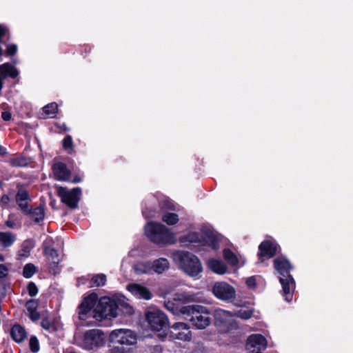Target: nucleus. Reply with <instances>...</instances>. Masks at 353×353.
<instances>
[{
	"mask_svg": "<svg viewBox=\"0 0 353 353\" xmlns=\"http://www.w3.org/2000/svg\"><path fill=\"white\" fill-rule=\"evenodd\" d=\"M119 311L128 315H131L134 312L132 307L128 303L120 299L114 300L107 296L101 298L93 310L94 316L100 319L117 317L119 315Z\"/></svg>",
	"mask_w": 353,
	"mask_h": 353,
	"instance_id": "f257e3e1",
	"label": "nucleus"
},
{
	"mask_svg": "<svg viewBox=\"0 0 353 353\" xmlns=\"http://www.w3.org/2000/svg\"><path fill=\"white\" fill-rule=\"evenodd\" d=\"M171 257L181 270L191 276H197L203 270L199 258L188 251L175 250Z\"/></svg>",
	"mask_w": 353,
	"mask_h": 353,
	"instance_id": "f03ea898",
	"label": "nucleus"
},
{
	"mask_svg": "<svg viewBox=\"0 0 353 353\" xmlns=\"http://www.w3.org/2000/svg\"><path fill=\"white\" fill-rule=\"evenodd\" d=\"M147 237L158 245L172 244L175 241L174 234L169 228L157 222H149L145 226Z\"/></svg>",
	"mask_w": 353,
	"mask_h": 353,
	"instance_id": "7ed1b4c3",
	"label": "nucleus"
},
{
	"mask_svg": "<svg viewBox=\"0 0 353 353\" xmlns=\"http://www.w3.org/2000/svg\"><path fill=\"white\" fill-rule=\"evenodd\" d=\"M137 336L134 332L128 329H117L112 331L109 335V342L112 353H128L124 347L116 345H132L137 343Z\"/></svg>",
	"mask_w": 353,
	"mask_h": 353,
	"instance_id": "20e7f679",
	"label": "nucleus"
},
{
	"mask_svg": "<svg viewBox=\"0 0 353 353\" xmlns=\"http://www.w3.org/2000/svg\"><path fill=\"white\" fill-rule=\"evenodd\" d=\"M192 301L191 295L185 293H176L172 300L165 302L164 305L173 314L181 315L185 319V316L188 315L192 307V305H187L186 304Z\"/></svg>",
	"mask_w": 353,
	"mask_h": 353,
	"instance_id": "39448f33",
	"label": "nucleus"
},
{
	"mask_svg": "<svg viewBox=\"0 0 353 353\" xmlns=\"http://www.w3.org/2000/svg\"><path fill=\"white\" fill-rule=\"evenodd\" d=\"M210 312L209 310L203 305H192L190 313L185 316V319L192 323L196 329L202 330L210 325L211 323Z\"/></svg>",
	"mask_w": 353,
	"mask_h": 353,
	"instance_id": "423d86ee",
	"label": "nucleus"
},
{
	"mask_svg": "<svg viewBox=\"0 0 353 353\" xmlns=\"http://www.w3.org/2000/svg\"><path fill=\"white\" fill-rule=\"evenodd\" d=\"M81 194L82 190L79 187H76L71 190L64 187H59L57 190V195L60 197L61 201L72 210L79 208Z\"/></svg>",
	"mask_w": 353,
	"mask_h": 353,
	"instance_id": "0eeeda50",
	"label": "nucleus"
},
{
	"mask_svg": "<svg viewBox=\"0 0 353 353\" xmlns=\"http://www.w3.org/2000/svg\"><path fill=\"white\" fill-rule=\"evenodd\" d=\"M214 325L219 332L229 333L232 330L237 328V325L231 319L230 312L218 308L213 312Z\"/></svg>",
	"mask_w": 353,
	"mask_h": 353,
	"instance_id": "6e6552de",
	"label": "nucleus"
},
{
	"mask_svg": "<svg viewBox=\"0 0 353 353\" xmlns=\"http://www.w3.org/2000/svg\"><path fill=\"white\" fill-rule=\"evenodd\" d=\"M145 319L151 330L154 331L165 330L169 327L168 316L160 310H153L145 313Z\"/></svg>",
	"mask_w": 353,
	"mask_h": 353,
	"instance_id": "1a4fd4ad",
	"label": "nucleus"
},
{
	"mask_svg": "<svg viewBox=\"0 0 353 353\" xmlns=\"http://www.w3.org/2000/svg\"><path fill=\"white\" fill-rule=\"evenodd\" d=\"M212 292L216 299L225 303H231L236 298L235 288L225 281L215 282Z\"/></svg>",
	"mask_w": 353,
	"mask_h": 353,
	"instance_id": "9d476101",
	"label": "nucleus"
},
{
	"mask_svg": "<svg viewBox=\"0 0 353 353\" xmlns=\"http://www.w3.org/2000/svg\"><path fill=\"white\" fill-rule=\"evenodd\" d=\"M83 344L87 350L102 347L105 343L103 332L97 329L86 331L83 334Z\"/></svg>",
	"mask_w": 353,
	"mask_h": 353,
	"instance_id": "9b49d317",
	"label": "nucleus"
},
{
	"mask_svg": "<svg viewBox=\"0 0 353 353\" xmlns=\"http://www.w3.org/2000/svg\"><path fill=\"white\" fill-rule=\"evenodd\" d=\"M97 301L98 295L95 292H92L83 299L78 306V314L80 320H86L88 314L97 305Z\"/></svg>",
	"mask_w": 353,
	"mask_h": 353,
	"instance_id": "f8f14e48",
	"label": "nucleus"
},
{
	"mask_svg": "<svg viewBox=\"0 0 353 353\" xmlns=\"http://www.w3.org/2000/svg\"><path fill=\"white\" fill-rule=\"evenodd\" d=\"M170 336L174 339L185 341L191 340L192 334L189 330L190 326L183 322H176L170 325Z\"/></svg>",
	"mask_w": 353,
	"mask_h": 353,
	"instance_id": "ddd939ff",
	"label": "nucleus"
},
{
	"mask_svg": "<svg viewBox=\"0 0 353 353\" xmlns=\"http://www.w3.org/2000/svg\"><path fill=\"white\" fill-rule=\"evenodd\" d=\"M279 245L274 241L265 240L259 245L257 254L259 259L263 261L264 258L270 259L274 257L278 252Z\"/></svg>",
	"mask_w": 353,
	"mask_h": 353,
	"instance_id": "4468645a",
	"label": "nucleus"
},
{
	"mask_svg": "<svg viewBox=\"0 0 353 353\" xmlns=\"http://www.w3.org/2000/svg\"><path fill=\"white\" fill-rule=\"evenodd\" d=\"M273 266L275 270L280 274V277L290 278L293 277L290 271L293 266L290 261L284 256H279L273 261Z\"/></svg>",
	"mask_w": 353,
	"mask_h": 353,
	"instance_id": "2eb2a0df",
	"label": "nucleus"
},
{
	"mask_svg": "<svg viewBox=\"0 0 353 353\" xmlns=\"http://www.w3.org/2000/svg\"><path fill=\"white\" fill-rule=\"evenodd\" d=\"M279 282L282 285V294L285 301L290 302L293 299V293L295 290V281L293 277H279Z\"/></svg>",
	"mask_w": 353,
	"mask_h": 353,
	"instance_id": "dca6fc26",
	"label": "nucleus"
},
{
	"mask_svg": "<svg viewBox=\"0 0 353 353\" xmlns=\"http://www.w3.org/2000/svg\"><path fill=\"white\" fill-rule=\"evenodd\" d=\"M127 290L133 295L137 296L145 300H150L152 298V294L145 286L137 283H130L127 285Z\"/></svg>",
	"mask_w": 353,
	"mask_h": 353,
	"instance_id": "f3484780",
	"label": "nucleus"
},
{
	"mask_svg": "<svg viewBox=\"0 0 353 353\" xmlns=\"http://www.w3.org/2000/svg\"><path fill=\"white\" fill-rule=\"evenodd\" d=\"M201 243L203 245H208L214 250L219 248V239L210 230L202 231Z\"/></svg>",
	"mask_w": 353,
	"mask_h": 353,
	"instance_id": "a211bd4d",
	"label": "nucleus"
},
{
	"mask_svg": "<svg viewBox=\"0 0 353 353\" xmlns=\"http://www.w3.org/2000/svg\"><path fill=\"white\" fill-rule=\"evenodd\" d=\"M26 331L25 328L19 323L12 325L10 330V336L17 343H22L26 338Z\"/></svg>",
	"mask_w": 353,
	"mask_h": 353,
	"instance_id": "6ab92c4d",
	"label": "nucleus"
},
{
	"mask_svg": "<svg viewBox=\"0 0 353 353\" xmlns=\"http://www.w3.org/2000/svg\"><path fill=\"white\" fill-rule=\"evenodd\" d=\"M208 266L210 270L217 274H224L226 273L228 267L221 260L211 259L208 263Z\"/></svg>",
	"mask_w": 353,
	"mask_h": 353,
	"instance_id": "aec40b11",
	"label": "nucleus"
},
{
	"mask_svg": "<svg viewBox=\"0 0 353 353\" xmlns=\"http://www.w3.org/2000/svg\"><path fill=\"white\" fill-rule=\"evenodd\" d=\"M170 267V263L168 260L165 258H159L158 259H155L153 262H151V268L152 272L162 274L166 270H168Z\"/></svg>",
	"mask_w": 353,
	"mask_h": 353,
	"instance_id": "412c9836",
	"label": "nucleus"
},
{
	"mask_svg": "<svg viewBox=\"0 0 353 353\" xmlns=\"http://www.w3.org/2000/svg\"><path fill=\"white\" fill-rule=\"evenodd\" d=\"M36 242L33 239H28L23 241L21 248L18 252L20 257H28L31 250L35 247Z\"/></svg>",
	"mask_w": 353,
	"mask_h": 353,
	"instance_id": "4be33fe9",
	"label": "nucleus"
},
{
	"mask_svg": "<svg viewBox=\"0 0 353 353\" xmlns=\"http://www.w3.org/2000/svg\"><path fill=\"white\" fill-rule=\"evenodd\" d=\"M0 72L3 78L11 77L14 79L19 74L17 68L9 63L0 65Z\"/></svg>",
	"mask_w": 353,
	"mask_h": 353,
	"instance_id": "5701e85b",
	"label": "nucleus"
},
{
	"mask_svg": "<svg viewBox=\"0 0 353 353\" xmlns=\"http://www.w3.org/2000/svg\"><path fill=\"white\" fill-rule=\"evenodd\" d=\"M133 270L139 275L152 274L151 261L139 262L133 265Z\"/></svg>",
	"mask_w": 353,
	"mask_h": 353,
	"instance_id": "b1692460",
	"label": "nucleus"
},
{
	"mask_svg": "<svg viewBox=\"0 0 353 353\" xmlns=\"http://www.w3.org/2000/svg\"><path fill=\"white\" fill-rule=\"evenodd\" d=\"M16 240V235L10 232H0V243L4 248L11 246Z\"/></svg>",
	"mask_w": 353,
	"mask_h": 353,
	"instance_id": "393cba45",
	"label": "nucleus"
},
{
	"mask_svg": "<svg viewBox=\"0 0 353 353\" xmlns=\"http://www.w3.org/2000/svg\"><path fill=\"white\" fill-rule=\"evenodd\" d=\"M52 168L55 176H68L70 174L69 170L63 163L54 162Z\"/></svg>",
	"mask_w": 353,
	"mask_h": 353,
	"instance_id": "a878e982",
	"label": "nucleus"
},
{
	"mask_svg": "<svg viewBox=\"0 0 353 353\" xmlns=\"http://www.w3.org/2000/svg\"><path fill=\"white\" fill-rule=\"evenodd\" d=\"M201 234H200L197 232H191L188 234L181 236L179 238V241L182 243H201Z\"/></svg>",
	"mask_w": 353,
	"mask_h": 353,
	"instance_id": "bb28decb",
	"label": "nucleus"
},
{
	"mask_svg": "<svg viewBox=\"0 0 353 353\" xmlns=\"http://www.w3.org/2000/svg\"><path fill=\"white\" fill-rule=\"evenodd\" d=\"M107 281L106 275L104 274H94L89 281V288L104 286Z\"/></svg>",
	"mask_w": 353,
	"mask_h": 353,
	"instance_id": "cd10ccee",
	"label": "nucleus"
},
{
	"mask_svg": "<svg viewBox=\"0 0 353 353\" xmlns=\"http://www.w3.org/2000/svg\"><path fill=\"white\" fill-rule=\"evenodd\" d=\"M31 216L36 223H39L42 221L45 216V210L44 206L40 205L38 207L34 208H31L30 213L29 214Z\"/></svg>",
	"mask_w": 353,
	"mask_h": 353,
	"instance_id": "c85d7f7f",
	"label": "nucleus"
},
{
	"mask_svg": "<svg viewBox=\"0 0 353 353\" xmlns=\"http://www.w3.org/2000/svg\"><path fill=\"white\" fill-rule=\"evenodd\" d=\"M266 339L263 335L260 334H252L247 339V345L255 347L257 345H263Z\"/></svg>",
	"mask_w": 353,
	"mask_h": 353,
	"instance_id": "c756f323",
	"label": "nucleus"
},
{
	"mask_svg": "<svg viewBox=\"0 0 353 353\" xmlns=\"http://www.w3.org/2000/svg\"><path fill=\"white\" fill-rule=\"evenodd\" d=\"M224 259L230 265L234 266L239 263V259L236 254L229 248L223 250Z\"/></svg>",
	"mask_w": 353,
	"mask_h": 353,
	"instance_id": "7c9ffc66",
	"label": "nucleus"
},
{
	"mask_svg": "<svg viewBox=\"0 0 353 353\" xmlns=\"http://www.w3.org/2000/svg\"><path fill=\"white\" fill-rule=\"evenodd\" d=\"M9 162L14 167H25L30 163V159L23 156H18L11 158Z\"/></svg>",
	"mask_w": 353,
	"mask_h": 353,
	"instance_id": "2f4dec72",
	"label": "nucleus"
},
{
	"mask_svg": "<svg viewBox=\"0 0 353 353\" xmlns=\"http://www.w3.org/2000/svg\"><path fill=\"white\" fill-rule=\"evenodd\" d=\"M162 221L168 225H174L179 222V215L176 213L165 212L163 214Z\"/></svg>",
	"mask_w": 353,
	"mask_h": 353,
	"instance_id": "473e14b6",
	"label": "nucleus"
},
{
	"mask_svg": "<svg viewBox=\"0 0 353 353\" xmlns=\"http://www.w3.org/2000/svg\"><path fill=\"white\" fill-rule=\"evenodd\" d=\"M37 272L36 266L31 263H27L23 269V276L26 279L31 278Z\"/></svg>",
	"mask_w": 353,
	"mask_h": 353,
	"instance_id": "72a5a7b5",
	"label": "nucleus"
},
{
	"mask_svg": "<svg viewBox=\"0 0 353 353\" xmlns=\"http://www.w3.org/2000/svg\"><path fill=\"white\" fill-rule=\"evenodd\" d=\"M15 200L17 203L30 201L28 192L23 189H19L15 195Z\"/></svg>",
	"mask_w": 353,
	"mask_h": 353,
	"instance_id": "f704fd0d",
	"label": "nucleus"
},
{
	"mask_svg": "<svg viewBox=\"0 0 353 353\" xmlns=\"http://www.w3.org/2000/svg\"><path fill=\"white\" fill-rule=\"evenodd\" d=\"M29 348L32 353H37L40 350L39 341L34 335H32L29 339Z\"/></svg>",
	"mask_w": 353,
	"mask_h": 353,
	"instance_id": "c9c22d12",
	"label": "nucleus"
},
{
	"mask_svg": "<svg viewBox=\"0 0 353 353\" xmlns=\"http://www.w3.org/2000/svg\"><path fill=\"white\" fill-rule=\"evenodd\" d=\"M43 110L48 116L53 117L58 110V105L56 103H51L44 106Z\"/></svg>",
	"mask_w": 353,
	"mask_h": 353,
	"instance_id": "e433bc0d",
	"label": "nucleus"
},
{
	"mask_svg": "<svg viewBox=\"0 0 353 353\" xmlns=\"http://www.w3.org/2000/svg\"><path fill=\"white\" fill-rule=\"evenodd\" d=\"M43 252L45 255L49 256L52 259H58L59 253L53 247L47 246L44 248Z\"/></svg>",
	"mask_w": 353,
	"mask_h": 353,
	"instance_id": "4c0bfd02",
	"label": "nucleus"
},
{
	"mask_svg": "<svg viewBox=\"0 0 353 353\" xmlns=\"http://www.w3.org/2000/svg\"><path fill=\"white\" fill-rule=\"evenodd\" d=\"M237 316L244 319L248 320L250 319L253 315V310H243L241 309L237 312L236 314Z\"/></svg>",
	"mask_w": 353,
	"mask_h": 353,
	"instance_id": "58836bf2",
	"label": "nucleus"
},
{
	"mask_svg": "<svg viewBox=\"0 0 353 353\" xmlns=\"http://www.w3.org/2000/svg\"><path fill=\"white\" fill-rule=\"evenodd\" d=\"M39 300L32 299L26 301V307L28 312L31 310H37L39 306Z\"/></svg>",
	"mask_w": 353,
	"mask_h": 353,
	"instance_id": "ea45409f",
	"label": "nucleus"
},
{
	"mask_svg": "<svg viewBox=\"0 0 353 353\" xmlns=\"http://www.w3.org/2000/svg\"><path fill=\"white\" fill-rule=\"evenodd\" d=\"M63 147L70 152L73 149V141L70 135L66 136L63 140Z\"/></svg>",
	"mask_w": 353,
	"mask_h": 353,
	"instance_id": "a19ab883",
	"label": "nucleus"
},
{
	"mask_svg": "<svg viewBox=\"0 0 353 353\" xmlns=\"http://www.w3.org/2000/svg\"><path fill=\"white\" fill-rule=\"evenodd\" d=\"M27 290L28 294L32 297L35 296L39 292V289L37 285L32 281L28 283Z\"/></svg>",
	"mask_w": 353,
	"mask_h": 353,
	"instance_id": "79ce46f5",
	"label": "nucleus"
},
{
	"mask_svg": "<svg viewBox=\"0 0 353 353\" xmlns=\"http://www.w3.org/2000/svg\"><path fill=\"white\" fill-rule=\"evenodd\" d=\"M9 284L6 282V279H0V294L2 299L5 298L7 295V288Z\"/></svg>",
	"mask_w": 353,
	"mask_h": 353,
	"instance_id": "37998d69",
	"label": "nucleus"
},
{
	"mask_svg": "<svg viewBox=\"0 0 353 353\" xmlns=\"http://www.w3.org/2000/svg\"><path fill=\"white\" fill-rule=\"evenodd\" d=\"M162 210H175V205L169 200H164L161 203Z\"/></svg>",
	"mask_w": 353,
	"mask_h": 353,
	"instance_id": "c03bdc74",
	"label": "nucleus"
},
{
	"mask_svg": "<svg viewBox=\"0 0 353 353\" xmlns=\"http://www.w3.org/2000/svg\"><path fill=\"white\" fill-rule=\"evenodd\" d=\"M19 208L21 209V212L26 214L28 215L30 213L31 208H29V204L28 201L24 202H20L19 203H17Z\"/></svg>",
	"mask_w": 353,
	"mask_h": 353,
	"instance_id": "a18cd8bd",
	"label": "nucleus"
},
{
	"mask_svg": "<svg viewBox=\"0 0 353 353\" xmlns=\"http://www.w3.org/2000/svg\"><path fill=\"white\" fill-rule=\"evenodd\" d=\"M41 326L46 330H50L52 327V323L48 317H43L41 322Z\"/></svg>",
	"mask_w": 353,
	"mask_h": 353,
	"instance_id": "49530a36",
	"label": "nucleus"
},
{
	"mask_svg": "<svg viewBox=\"0 0 353 353\" xmlns=\"http://www.w3.org/2000/svg\"><path fill=\"white\" fill-rule=\"evenodd\" d=\"M28 312V316H29L30 319L33 322L38 321L41 318L40 312H39L37 311V310H31Z\"/></svg>",
	"mask_w": 353,
	"mask_h": 353,
	"instance_id": "de8ad7c7",
	"label": "nucleus"
},
{
	"mask_svg": "<svg viewBox=\"0 0 353 353\" xmlns=\"http://www.w3.org/2000/svg\"><path fill=\"white\" fill-rule=\"evenodd\" d=\"M6 47V53L8 55H14L17 52L18 48L15 44H8Z\"/></svg>",
	"mask_w": 353,
	"mask_h": 353,
	"instance_id": "09e8293b",
	"label": "nucleus"
},
{
	"mask_svg": "<svg viewBox=\"0 0 353 353\" xmlns=\"http://www.w3.org/2000/svg\"><path fill=\"white\" fill-rule=\"evenodd\" d=\"M246 285L250 288H254L256 285V281L255 276L248 277L245 281Z\"/></svg>",
	"mask_w": 353,
	"mask_h": 353,
	"instance_id": "8fccbe9b",
	"label": "nucleus"
},
{
	"mask_svg": "<svg viewBox=\"0 0 353 353\" xmlns=\"http://www.w3.org/2000/svg\"><path fill=\"white\" fill-rule=\"evenodd\" d=\"M8 268L4 264H0V279H6L8 276Z\"/></svg>",
	"mask_w": 353,
	"mask_h": 353,
	"instance_id": "3c124183",
	"label": "nucleus"
},
{
	"mask_svg": "<svg viewBox=\"0 0 353 353\" xmlns=\"http://www.w3.org/2000/svg\"><path fill=\"white\" fill-rule=\"evenodd\" d=\"M57 181H70L74 183L81 181V178H54Z\"/></svg>",
	"mask_w": 353,
	"mask_h": 353,
	"instance_id": "603ef678",
	"label": "nucleus"
},
{
	"mask_svg": "<svg viewBox=\"0 0 353 353\" xmlns=\"http://www.w3.org/2000/svg\"><path fill=\"white\" fill-rule=\"evenodd\" d=\"M10 201V197L7 194H3L0 198V205L4 206L8 204Z\"/></svg>",
	"mask_w": 353,
	"mask_h": 353,
	"instance_id": "864d4df0",
	"label": "nucleus"
},
{
	"mask_svg": "<svg viewBox=\"0 0 353 353\" xmlns=\"http://www.w3.org/2000/svg\"><path fill=\"white\" fill-rule=\"evenodd\" d=\"M1 117L4 121H10L12 115L10 112L6 111L2 112Z\"/></svg>",
	"mask_w": 353,
	"mask_h": 353,
	"instance_id": "5fc2aeb1",
	"label": "nucleus"
},
{
	"mask_svg": "<svg viewBox=\"0 0 353 353\" xmlns=\"http://www.w3.org/2000/svg\"><path fill=\"white\" fill-rule=\"evenodd\" d=\"M6 28L3 26L2 25H0V41H1L2 37L6 35Z\"/></svg>",
	"mask_w": 353,
	"mask_h": 353,
	"instance_id": "6e6d98bb",
	"label": "nucleus"
},
{
	"mask_svg": "<svg viewBox=\"0 0 353 353\" xmlns=\"http://www.w3.org/2000/svg\"><path fill=\"white\" fill-rule=\"evenodd\" d=\"M88 281V279L85 277H81L77 279L78 285H85Z\"/></svg>",
	"mask_w": 353,
	"mask_h": 353,
	"instance_id": "4d7b16f0",
	"label": "nucleus"
},
{
	"mask_svg": "<svg viewBox=\"0 0 353 353\" xmlns=\"http://www.w3.org/2000/svg\"><path fill=\"white\" fill-rule=\"evenodd\" d=\"M6 226H8V228H14V222H13V221H9V220H8V221H7L6 222Z\"/></svg>",
	"mask_w": 353,
	"mask_h": 353,
	"instance_id": "13d9d810",
	"label": "nucleus"
},
{
	"mask_svg": "<svg viewBox=\"0 0 353 353\" xmlns=\"http://www.w3.org/2000/svg\"><path fill=\"white\" fill-rule=\"evenodd\" d=\"M59 127L63 130L64 131H68L69 130V129L66 127L65 124V123H62V124H60L59 125Z\"/></svg>",
	"mask_w": 353,
	"mask_h": 353,
	"instance_id": "bf43d9fd",
	"label": "nucleus"
},
{
	"mask_svg": "<svg viewBox=\"0 0 353 353\" xmlns=\"http://www.w3.org/2000/svg\"><path fill=\"white\" fill-rule=\"evenodd\" d=\"M6 153V149L4 147L0 145V154L3 155Z\"/></svg>",
	"mask_w": 353,
	"mask_h": 353,
	"instance_id": "052dcab7",
	"label": "nucleus"
},
{
	"mask_svg": "<svg viewBox=\"0 0 353 353\" xmlns=\"http://www.w3.org/2000/svg\"><path fill=\"white\" fill-rule=\"evenodd\" d=\"M50 205L52 208L55 209V207H54V203L53 201H50Z\"/></svg>",
	"mask_w": 353,
	"mask_h": 353,
	"instance_id": "680f3d73",
	"label": "nucleus"
},
{
	"mask_svg": "<svg viewBox=\"0 0 353 353\" xmlns=\"http://www.w3.org/2000/svg\"><path fill=\"white\" fill-rule=\"evenodd\" d=\"M4 256L3 254H0V261H4Z\"/></svg>",
	"mask_w": 353,
	"mask_h": 353,
	"instance_id": "e2e57ef3",
	"label": "nucleus"
},
{
	"mask_svg": "<svg viewBox=\"0 0 353 353\" xmlns=\"http://www.w3.org/2000/svg\"><path fill=\"white\" fill-rule=\"evenodd\" d=\"M2 88V77L0 76V90Z\"/></svg>",
	"mask_w": 353,
	"mask_h": 353,
	"instance_id": "0e129e2a",
	"label": "nucleus"
},
{
	"mask_svg": "<svg viewBox=\"0 0 353 353\" xmlns=\"http://www.w3.org/2000/svg\"><path fill=\"white\" fill-rule=\"evenodd\" d=\"M2 54V49L0 47V56Z\"/></svg>",
	"mask_w": 353,
	"mask_h": 353,
	"instance_id": "69168bd1",
	"label": "nucleus"
},
{
	"mask_svg": "<svg viewBox=\"0 0 353 353\" xmlns=\"http://www.w3.org/2000/svg\"><path fill=\"white\" fill-rule=\"evenodd\" d=\"M59 259H57V261H54V263H59Z\"/></svg>",
	"mask_w": 353,
	"mask_h": 353,
	"instance_id": "338daca9",
	"label": "nucleus"
}]
</instances>
